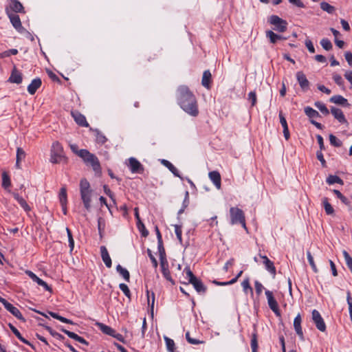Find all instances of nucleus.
<instances>
[{
  "label": "nucleus",
  "instance_id": "f257e3e1",
  "mask_svg": "<svg viewBox=\"0 0 352 352\" xmlns=\"http://www.w3.org/2000/svg\"><path fill=\"white\" fill-rule=\"evenodd\" d=\"M178 101L181 108L188 114L196 117L199 114L197 102L194 94L186 86L178 88Z\"/></svg>",
  "mask_w": 352,
  "mask_h": 352
},
{
  "label": "nucleus",
  "instance_id": "f03ea898",
  "mask_svg": "<svg viewBox=\"0 0 352 352\" xmlns=\"http://www.w3.org/2000/svg\"><path fill=\"white\" fill-rule=\"evenodd\" d=\"M231 224L240 223L246 229L244 213L242 210L236 207H232L230 209Z\"/></svg>",
  "mask_w": 352,
  "mask_h": 352
},
{
  "label": "nucleus",
  "instance_id": "7ed1b4c3",
  "mask_svg": "<svg viewBox=\"0 0 352 352\" xmlns=\"http://www.w3.org/2000/svg\"><path fill=\"white\" fill-rule=\"evenodd\" d=\"M64 158L63 148L58 142H54L51 148L50 162L53 164L60 163Z\"/></svg>",
  "mask_w": 352,
  "mask_h": 352
},
{
  "label": "nucleus",
  "instance_id": "20e7f679",
  "mask_svg": "<svg viewBox=\"0 0 352 352\" xmlns=\"http://www.w3.org/2000/svg\"><path fill=\"white\" fill-rule=\"evenodd\" d=\"M269 22L274 26V30L279 32H285L287 28V22L277 15H272Z\"/></svg>",
  "mask_w": 352,
  "mask_h": 352
},
{
  "label": "nucleus",
  "instance_id": "39448f33",
  "mask_svg": "<svg viewBox=\"0 0 352 352\" xmlns=\"http://www.w3.org/2000/svg\"><path fill=\"white\" fill-rule=\"evenodd\" d=\"M0 302L3 305L4 307L10 311L13 316H14L16 318L25 322V319L22 316L19 309L14 306H13L11 303L8 302L5 298L0 296Z\"/></svg>",
  "mask_w": 352,
  "mask_h": 352
},
{
  "label": "nucleus",
  "instance_id": "423d86ee",
  "mask_svg": "<svg viewBox=\"0 0 352 352\" xmlns=\"http://www.w3.org/2000/svg\"><path fill=\"white\" fill-rule=\"evenodd\" d=\"M312 320L316 324L317 329L324 332L326 330V324L320 314L316 309L312 311Z\"/></svg>",
  "mask_w": 352,
  "mask_h": 352
},
{
  "label": "nucleus",
  "instance_id": "0eeeda50",
  "mask_svg": "<svg viewBox=\"0 0 352 352\" xmlns=\"http://www.w3.org/2000/svg\"><path fill=\"white\" fill-rule=\"evenodd\" d=\"M267 303L270 308L277 315L280 316L278 305L273 296V293L269 290L265 291Z\"/></svg>",
  "mask_w": 352,
  "mask_h": 352
},
{
  "label": "nucleus",
  "instance_id": "6e6552de",
  "mask_svg": "<svg viewBox=\"0 0 352 352\" xmlns=\"http://www.w3.org/2000/svg\"><path fill=\"white\" fill-rule=\"evenodd\" d=\"M25 274L29 276V277L34 282H36L38 285L43 287V288L50 292H52V288L42 279L38 278L34 273L30 270H27Z\"/></svg>",
  "mask_w": 352,
  "mask_h": 352
},
{
  "label": "nucleus",
  "instance_id": "1a4fd4ad",
  "mask_svg": "<svg viewBox=\"0 0 352 352\" xmlns=\"http://www.w3.org/2000/svg\"><path fill=\"white\" fill-rule=\"evenodd\" d=\"M129 166L132 173H142L144 171V167L141 163L134 157L129 159Z\"/></svg>",
  "mask_w": 352,
  "mask_h": 352
},
{
  "label": "nucleus",
  "instance_id": "9d476101",
  "mask_svg": "<svg viewBox=\"0 0 352 352\" xmlns=\"http://www.w3.org/2000/svg\"><path fill=\"white\" fill-rule=\"evenodd\" d=\"M87 156L88 157L84 160L85 162L90 164L96 173L100 172V165L98 158L91 153H89Z\"/></svg>",
  "mask_w": 352,
  "mask_h": 352
},
{
  "label": "nucleus",
  "instance_id": "9b49d317",
  "mask_svg": "<svg viewBox=\"0 0 352 352\" xmlns=\"http://www.w3.org/2000/svg\"><path fill=\"white\" fill-rule=\"evenodd\" d=\"M331 113L340 123L345 124L347 126H349V122L340 109L332 107L331 108Z\"/></svg>",
  "mask_w": 352,
  "mask_h": 352
},
{
  "label": "nucleus",
  "instance_id": "f8f14e48",
  "mask_svg": "<svg viewBox=\"0 0 352 352\" xmlns=\"http://www.w3.org/2000/svg\"><path fill=\"white\" fill-rule=\"evenodd\" d=\"M160 266L162 268V272L164 277L168 281L170 282L172 285H175V281L172 278V277L170 276V271L168 270V263L167 259L161 260L160 261Z\"/></svg>",
  "mask_w": 352,
  "mask_h": 352
},
{
  "label": "nucleus",
  "instance_id": "ddd939ff",
  "mask_svg": "<svg viewBox=\"0 0 352 352\" xmlns=\"http://www.w3.org/2000/svg\"><path fill=\"white\" fill-rule=\"evenodd\" d=\"M296 78L300 85V88L303 91H307L309 87V82L302 72L296 73Z\"/></svg>",
  "mask_w": 352,
  "mask_h": 352
},
{
  "label": "nucleus",
  "instance_id": "4468645a",
  "mask_svg": "<svg viewBox=\"0 0 352 352\" xmlns=\"http://www.w3.org/2000/svg\"><path fill=\"white\" fill-rule=\"evenodd\" d=\"M6 13L10 20L11 23L14 27L15 29L17 30H20L23 28L21 19L19 16V15L11 13L8 9H6Z\"/></svg>",
  "mask_w": 352,
  "mask_h": 352
},
{
  "label": "nucleus",
  "instance_id": "2eb2a0df",
  "mask_svg": "<svg viewBox=\"0 0 352 352\" xmlns=\"http://www.w3.org/2000/svg\"><path fill=\"white\" fill-rule=\"evenodd\" d=\"M72 116L74 119L75 122L81 126L87 127L89 124L87 123L85 116L80 113L79 111H72Z\"/></svg>",
  "mask_w": 352,
  "mask_h": 352
},
{
  "label": "nucleus",
  "instance_id": "dca6fc26",
  "mask_svg": "<svg viewBox=\"0 0 352 352\" xmlns=\"http://www.w3.org/2000/svg\"><path fill=\"white\" fill-rule=\"evenodd\" d=\"M41 85L42 81L40 78L33 79L31 83L28 86V93L31 95H34Z\"/></svg>",
  "mask_w": 352,
  "mask_h": 352
},
{
  "label": "nucleus",
  "instance_id": "f3484780",
  "mask_svg": "<svg viewBox=\"0 0 352 352\" xmlns=\"http://www.w3.org/2000/svg\"><path fill=\"white\" fill-rule=\"evenodd\" d=\"M294 327L298 336L303 340L304 336L301 327V316L300 314H298L294 320Z\"/></svg>",
  "mask_w": 352,
  "mask_h": 352
},
{
  "label": "nucleus",
  "instance_id": "a211bd4d",
  "mask_svg": "<svg viewBox=\"0 0 352 352\" xmlns=\"http://www.w3.org/2000/svg\"><path fill=\"white\" fill-rule=\"evenodd\" d=\"M80 196L85 208H86L87 210L89 211L91 208V190L80 192Z\"/></svg>",
  "mask_w": 352,
  "mask_h": 352
},
{
  "label": "nucleus",
  "instance_id": "6ab92c4d",
  "mask_svg": "<svg viewBox=\"0 0 352 352\" xmlns=\"http://www.w3.org/2000/svg\"><path fill=\"white\" fill-rule=\"evenodd\" d=\"M101 257L107 267H111L112 263L111 257L105 246L100 247Z\"/></svg>",
  "mask_w": 352,
  "mask_h": 352
},
{
  "label": "nucleus",
  "instance_id": "aec40b11",
  "mask_svg": "<svg viewBox=\"0 0 352 352\" xmlns=\"http://www.w3.org/2000/svg\"><path fill=\"white\" fill-rule=\"evenodd\" d=\"M61 331L63 332H64L70 338L74 339L76 341H77V342H80L81 344H85V345H88L89 344L88 342H87L82 337L79 336L76 333H75L74 332H72L70 331H68L67 329H65L63 328L61 329Z\"/></svg>",
  "mask_w": 352,
  "mask_h": 352
},
{
  "label": "nucleus",
  "instance_id": "412c9836",
  "mask_svg": "<svg viewBox=\"0 0 352 352\" xmlns=\"http://www.w3.org/2000/svg\"><path fill=\"white\" fill-rule=\"evenodd\" d=\"M209 177L210 180L213 182L214 186L217 187V189L221 188V175L220 173L218 171H212L209 173Z\"/></svg>",
  "mask_w": 352,
  "mask_h": 352
},
{
  "label": "nucleus",
  "instance_id": "4be33fe9",
  "mask_svg": "<svg viewBox=\"0 0 352 352\" xmlns=\"http://www.w3.org/2000/svg\"><path fill=\"white\" fill-rule=\"evenodd\" d=\"M279 118H280V122L283 128V135L285 138L288 140L290 137L288 125L287 123V120L284 116L283 115L282 112L279 113Z\"/></svg>",
  "mask_w": 352,
  "mask_h": 352
},
{
  "label": "nucleus",
  "instance_id": "5701e85b",
  "mask_svg": "<svg viewBox=\"0 0 352 352\" xmlns=\"http://www.w3.org/2000/svg\"><path fill=\"white\" fill-rule=\"evenodd\" d=\"M22 80V74L14 68L9 78V81L13 83L20 84Z\"/></svg>",
  "mask_w": 352,
  "mask_h": 352
},
{
  "label": "nucleus",
  "instance_id": "b1692460",
  "mask_svg": "<svg viewBox=\"0 0 352 352\" xmlns=\"http://www.w3.org/2000/svg\"><path fill=\"white\" fill-rule=\"evenodd\" d=\"M263 259V263L265 268L272 274L273 277L276 276V267L272 261H271L266 256H261Z\"/></svg>",
  "mask_w": 352,
  "mask_h": 352
},
{
  "label": "nucleus",
  "instance_id": "393cba45",
  "mask_svg": "<svg viewBox=\"0 0 352 352\" xmlns=\"http://www.w3.org/2000/svg\"><path fill=\"white\" fill-rule=\"evenodd\" d=\"M211 78L212 75L209 70H206L204 72L202 80H201V85L207 88H210V83H211Z\"/></svg>",
  "mask_w": 352,
  "mask_h": 352
},
{
  "label": "nucleus",
  "instance_id": "a878e982",
  "mask_svg": "<svg viewBox=\"0 0 352 352\" xmlns=\"http://www.w3.org/2000/svg\"><path fill=\"white\" fill-rule=\"evenodd\" d=\"M189 283H191L194 286L195 289H196V291L197 292H199V293H205L206 292V287L204 286V285L203 284L201 280L198 279L197 278H196L195 279L192 280V281H190Z\"/></svg>",
  "mask_w": 352,
  "mask_h": 352
},
{
  "label": "nucleus",
  "instance_id": "bb28decb",
  "mask_svg": "<svg viewBox=\"0 0 352 352\" xmlns=\"http://www.w3.org/2000/svg\"><path fill=\"white\" fill-rule=\"evenodd\" d=\"M266 36L269 38L270 43H276L278 40H286L287 38L274 33L272 30L266 31Z\"/></svg>",
  "mask_w": 352,
  "mask_h": 352
},
{
  "label": "nucleus",
  "instance_id": "cd10ccee",
  "mask_svg": "<svg viewBox=\"0 0 352 352\" xmlns=\"http://www.w3.org/2000/svg\"><path fill=\"white\" fill-rule=\"evenodd\" d=\"M12 195L14 198L17 201L21 207L23 208L25 211L28 212L31 210L26 201L22 197L19 196L18 193L13 192Z\"/></svg>",
  "mask_w": 352,
  "mask_h": 352
},
{
  "label": "nucleus",
  "instance_id": "c85d7f7f",
  "mask_svg": "<svg viewBox=\"0 0 352 352\" xmlns=\"http://www.w3.org/2000/svg\"><path fill=\"white\" fill-rule=\"evenodd\" d=\"M329 100L330 102L336 104H340L343 106L349 105L347 100L340 95L333 96Z\"/></svg>",
  "mask_w": 352,
  "mask_h": 352
},
{
  "label": "nucleus",
  "instance_id": "c756f323",
  "mask_svg": "<svg viewBox=\"0 0 352 352\" xmlns=\"http://www.w3.org/2000/svg\"><path fill=\"white\" fill-rule=\"evenodd\" d=\"M10 8L14 12H24L23 6L18 0H11Z\"/></svg>",
  "mask_w": 352,
  "mask_h": 352
},
{
  "label": "nucleus",
  "instance_id": "7c9ffc66",
  "mask_svg": "<svg viewBox=\"0 0 352 352\" xmlns=\"http://www.w3.org/2000/svg\"><path fill=\"white\" fill-rule=\"evenodd\" d=\"M96 325L98 327L100 330L104 334L113 336V333H115V330L113 329L103 323L97 322Z\"/></svg>",
  "mask_w": 352,
  "mask_h": 352
},
{
  "label": "nucleus",
  "instance_id": "2f4dec72",
  "mask_svg": "<svg viewBox=\"0 0 352 352\" xmlns=\"http://www.w3.org/2000/svg\"><path fill=\"white\" fill-rule=\"evenodd\" d=\"M25 157V152L23 148L18 147L16 149V167L19 169L21 168L20 163Z\"/></svg>",
  "mask_w": 352,
  "mask_h": 352
},
{
  "label": "nucleus",
  "instance_id": "473e14b6",
  "mask_svg": "<svg viewBox=\"0 0 352 352\" xmlns=\"http://www.w3.org/2000/svg\"><path fill=\"white\" fill-rule=\"evenodd\" d=\"M326 182L329 185H332L336 183L341 184V185H343V184H344L343 180L340 177H339L337 175H329V177L327 178Z\"/></svg>",
  "mask_w": 352,
  "mask_h": 352
},
{
  "label": "nucleus",
  "instance_id": "72a5a7b5",
  "mask_svg": "<svg viewBox=\"0 0 352 352\" xmlns=\"http://www.w3.org/2000/svg\"><path fill=\"white\" fill-rule=\"evenodd\" d=\"M241 286L245 294H247L248 292H250L252 296L253 295V289L250 286L249 278H246L245 280H243V281L241 283Z\"/></svg>",
  "mask_w": 352,
  "mask_h": 352
},
{
  "label": "nucleus",
  "instance_id": "f704fd0d",
  "mask_svg": "<svg viewBox=\"0 0 352 352\" xmlns=\"http://www.w3.org/2000/svg\"><path fill=\"white\" fill-rule=\"evenodd\" d=\"M164 340L166 342V349L169 352H176L175 344L173 340L164 336Z\"/></svg>",
  "mask_w": 352,
  "mask_h": 352
},
{
  "label": "nucleus",
  "instance_id": "c9c22d12",
  "mask_svg": "<svg viewBox=\"0 0 352 352\" xmlns=\"http://www.w3.org/2000/svg\"><path fill=\"white\" fill-rule=\"evenodd\" d=\"M116 270L124 278L126 281H129L130 274L127 270L123 268L120 265H118L116 267Z\"/></svg>",
  "mask_w": 352,
  "mask_h": 352
},
{
  "label": "nucleus",
  "instance_id": "e433bc0d",
  "mask_svg": "<svg viewBox=\"0 0 352 352\" xmlns=\"http://www.w3.org/2000/svg\"><path fill=\"white\" fill-rule=\"evenodd\" d=\"M305 114L309 118H316L320 117L319 113L314 109L313 108L310 107H307L304 109Z\"/></svg>",
  "mask_w": 352,
  "mask_h": 352
},
{
  "label": "nucleus",
  "instance_id": "4c0bfd02",
  "mask_svg": "<svg viewBox=\"0 0 352 352\" xmlns=\"http://www.w3.org/2000/svg\"><path fill=\"white\" fill-rule=\"evenodd\" d=\"M320 6V8L323 11L327 12L329 14H333L336 10L335 7H333V6L330 5L329 3H328L327 2H325V1L321 2Z\"/></svg>",
  "mask_w": 352,
  "mask_h": 352
},
{
  "label": "nucleus",
  "instance_id": "58836bf2",
  "mask_svg": "<svg viewBox=\"0 0 352 352\" xmlns=\"http://www.w3.org/2000/svg\"><path fill=\"white\" fill-rule=\"evenodd\" d=\"M322 204L324 208V210L327 214H334V210L331 204L329 202L328 199L327 197L323 198Z\"/></svg>",
  "mask_w": 352,
  "mask_h": 352
},
{
  "label": "nucleus",
  "instance_id": "ea45409f",
  "mask_svg": "<svg viewBox=\"0 0 352 352\" xmlns=\"http://www.w3.org/2000/svg\"><path fill=\"white\" fill-rule=\"evenodd\" d=\"M251 349H252V352H257L258 338H257V333L256 331H254L252 335Z\"/></svg>",
  "mask_w": 352,
  "mask_h": 352
},
{
  "label": "nucleus",
  "instance_id": "a19ab883",
  "mask_svg": "<svg viewBox=\"0 0 352 352\" xmlns=\"http://www.w3.org/2000/svg\"><path fill=\"white\" fill-rule=\"evenodd\" d=\"M59 199L60 205L67 204V191L66 188L63 187L61 188L59 193Z\"/></svg>",
  "mask_w": 352,
  "mask_h": 352
},
{
  "label": "nucleus",
  "instance_id": "79ce46f5",
  "mask_svg": "<svg viewBox=\"0 0 352 352\" xmlns=\"http://www.w3.org/2000/svg\"><path fill=\"white\" fill-rule=\"evenodd\" d=\"M314 105L316 108H318L322 114L325 115V116H327L329 115V109L327 108V107L325 106L324 104H323L322 102H316L314 103Z\"/></svg>",
  "mask_w": 352,
  "mask_h": 352
},
{
  "label": "nucleus",
  "instance_id": "37998d69",
  "mask_svg": "<svg viewBox=\"0 0 352 352\" xmlns=\"http://www.w3.org/2000/svg\"><path fill=\"white\" fill-rule=\"evenodd\" d=\"M162 163L173 173L175 176L179 177L177 169L170 162L163 160Z\"/></svg>",
  "mask_w": 352,
  "mask_h": 352
},
{
  "label": "nucleus",
  "instance_id": "c03bdc74",
  "mask_svg": "<svg viewBox=\"0 0 352 352\" xmlns=\"http://www.w3.org/2000/svg\"><path fill=\"white\" fill-rule=\"evenodd\" d=\"M346 265H347L348 268L350 270L351 272L352 273V257L349 255V254L346 251L343 250L342 252Z\"/></svg>",
  "mask_w": 352,
  "mask_h": 352
},
{
  "label": "nucleus",
  "instance_id": "a18cd8bd",
  "mask_svg": "<svg viewBox=\"0 0 352 352\" xmlns=\"http://www.w3.org/2000/svg\"><path fill=\"white\" fill-rule=\"evenodd\" d=\"M80 192L91 190L90 189V184L86 179H82L80 182Z\"/></svg>",
  "mask_w": 352,
  "mask_h": 352
},
{
  "label": "nucleus",
  "instance_id": "49530a36",
  "mask_svg": "<svg viewBox=\"0 0 352 352\" xmlns=\"http://www.w3.org/2000/svg\"><path fill=\"white\" fill-rule=\"evenodd\" d=\"M12 333L21 341L23 342V343L30 346L31 347H34L33 345L28 341L26 339H25L22 336L21 334L20 333V332L18 331V329L16 328H15L14 329H13L12 331Z\"/></svg>",
  "mask_w": 352,
  "mask_h": 352
},
{
  "label": "nucleus",
  "instance_id": "de8ad7c7",
  "mask_svg": "<svg viewBox=\"0 0 352 352\" xmlns=\"http://www.w3.org/2000/svg\"><path fill=\"white\" fill-rule=\"evenodd\" d=\"M96 138L98 143L104 144L107 142V138L100 131L96 130Z\"/></svg>",
  "mask_w": 352,
  "mask_h": 352
},
{
  "label": "nucleus",
  "instance_id": "09e8293b",
  "mask_svg": "<svg viewBox=\"0 0 352 352\" xmlns=\"http://www.w3.org/2000/svg\"><path fill=\"white\" fill-rule=\"evenodd\" d=\"M320 44H321L322 47L325 50H327V51L331 50L333 47L331 42L327 38H322L320 41Z\"/></svg>",
  "mask_w": 352,
  "mask_h": 352
},
{
  "label": "nucleus",
  "instance_id": "8fccbe9b",
  "mask_svg": "<svg viewBox=\"0 0 352 352\" xmlns=\"http://www.w3.org/2000/svg\"><path fill=\"white\" fill-rule=\"evenodd\" d=\"M329 141L331 144L336 147H340L342 144V142L333 134L329 135Z\"/></svg>",
  "mask_w": 352,
  "mask_h": 352
},
{
  "label": "nucleus",
  "instance_id": "3c124183",
  "mask_svg": "<svg viewBox=\"0 0 352 352\" xmlns=\"http://www.w3.org/2000/svg\"><path fill=\"white\" fill-rule=\"evenodd\" d=\"M11 185L10 179L6 173H3L2 175V186L6 188Z\"/></svg>",
  "mask_w": 352,
  "mask_h": 352
},
{
  "label": "nucleus",
  "instance_id": "603ef678",
  "mask_svg": "<svg viewBox=\"0 0 352 352\" xmlns=\"http://www.w3.org/2000/svg\"><path fill=\"white\" fill-rule=\"evenodd\" d=\"M158 250H159V254H160V260H166V252L163 246V242L161 241L160 243H158Z\"/></svg>",
  "mask_w": 352,
  "mask_h": 352
},
{
  "label": "nucleus",
  "instance_id": "864d4df0",
  "mask_svg": "<svg viewBox=\"0 0 352 352\" xmlns=\"http://www.w3.org/2000/svg\"><path fill=\"white\" fill-rule=\"evenodd\" d=\"M105 226L104 219L102 217H99L98 219V228L100 235L102 236V233L104 231Z\"/></svg>",
  "mask_w": 352,
  "mask_h": 352
},
{
  "label": "nucleus",
  "instance_id": "5fc2aeb1",
  "mask_svg": "<svg viewBox=\"0 0 352 352\" xmlns=\"http://www.w3.org/2000/svg\"><path fill=\"white\" fill-rule=\"evenodd\" d=\"M333 79L338 85L344 88V80L340 75L338 74H333Z\"/></svg>",
  "mask_w": 352,
  "mask_h": 352
},
{
  "label": "nucleus",
  "instance_id": "6e6d98bb",
  "mask_svg": "<svg viewBox=\"0 0 352 352\" xmlns=\"http://www.w3.org/2000/svg\"><path fill=\"white\" fill-rule=\"evenodd\" d=\"M119 287L121 289V291L124 294V295L129 298H130L131 292L128 286L124 283H120Z\"/></svg>",
  "mask_w": 352,
  "mask_h": 352
},
{
  "label": "nucleus",
  "instance_id": "4d7b16f0",
  "mask_svg": "<svg viewBox=\"0 0 352 352\" xmlns=\"http://www.w3.org/2000/svg\"><path fill=\"white\" fill-rule=\"evenodd\" d=\"M46 329L49 331V333L54 338L59 339V340H63L64 336L61 334L57 333L56 331H54L51 327H46Z\"/></svg>",
  "mask_w": 352,
  "mask_h": 352
},
{
  "label": "nucleus",
  "instance_id": "13d9d810",
  "mask_svg": "<svg viewBox=\"0 0 352 352\" xmlns=\"http://www.w3.org/2000/svg\"><path fill=\"white\" fill-rule=\"evenodd\" d=\"M174 227H175V232L177 238L179 240V241L180 243H182V226H179V225H175Z\"/></svg>",
  "mask_w": 352,
  "mask_h": 352
},
{
  "label": "nucleus",
  "instance_id": "bf43d9fd",
  "mask_svg": "<svg viewBox=\"0 0 352 352\" xmlns=\"http://www.w3.org/2000/svg\"><path fill=\"white\" fill-rule=\"evenodd\" d=\"M138 227L140 231L141 232L142 235L144 237H146V236H148V232L146 230V229L144 225L143 224V223H142L141 221H140V223H138Z\"/></svg>",
  "mask_w": 352,
  "mask_h": 352
},
{
  "label": "nucleus",
  "instance_id": "052dcab7",
  "mask_svg": "<svg viewBox=\"0 0 352 352\" xmlns=\"http://www.w3.org/2000/svg\"><path fill=\"white\" fill-rule=\"evenodd\" d=\"M254 287H255V291H256V294L258 296L261 295V294L262 293V291L264 288L263 285L258 280H256L254 282Z\"/></svg>",
  "mask_w": 352,
  "mask_h": 352
},
{
  "label": "nucleus",
  "instance_id": "680f3d73",
  "mask_svg": "<svg viewBox=\"0 0 352 352\" xmlns=\"http://www.w3.org/2000/svg\"><path fill=\"white\" fill-rule=\"evenodd\" d=\"M184 272H186V275L188 278V282L192 281V280L195 279L197 277L193 274L192 271L190 270L189 267H186L184 269Z\"/></svg>",
  "mask_w": 352,
  "mask_h": 352
},
{
  "label": "nucleus",
  "instance_id": "e2e57ef3",
  "mask_svg": "<svg viewBox=\"0 0 352 352\" xmlns=\"http://www.w3.org/2000/svg\"><path fill=\"white\" fill-rule=\"evenodd\" d=\"M147 253H148V255L153 263V265L155 268H157V265H158V263L156 260V258L154 257V256L153 255L152 252H151V250L148 249L147 250Z\"/></svg>",
  "mask_w": 352,
  "mask_h": 352
},
{
  "label": "nucleus",
  "instance_id": "0e129e2a",
  "mask_svg": "<svg viewBox=\"0 0 352 352\" xmlns=\"http://www.w3.org/2000/svg\"><path fill=\"white\" fill-rule=\"evenodd\" d=\"M305 45L310 53L315 52V48H314V45L310 39H306Z\"/></svg>",
  "mask_w": 352,
  "mask_h": 352
},
{
  "label": "nucleus",
  "instance_id": "69168bd1",
  "mask_svg": "<svg viewBox=\"0 0 352 352\" xmlns=\"http://www.w3.org/2000/svg\"><path fill=\"white\" fill-rule=\"evenodd\" d=\"M316 156H317L318 160L321 162L322 166L323 167H325L326 166V161L324 159L322 151H317Z\"/></svg>",
  "mask_w": 352,
  "mask_h": 352
},
{
  "label": "nucleus",
  "instance_id": "338daca9",
  "mask_svg": "<svg viewBox=\"0 0 352 352\" xmlns=\"http://www.w3.org/2000/svg\"><path fill=\"white\" fill-rule=\"evenodd\" d=\"M248 99H249V100L251 101L252 106L255 105V104L256 102V93L254 91L250 92L248 94Z\"/></svg>",
  "mask_w": 352,
  "mask_h": 352
},
{
  "label": "nucleus",
  "instance_id": "774afa93",
  "mask_svg": "<svg viewBox=\"0 0 352 352\" xmlns=\"http://www.w3.org/2000/svg\"><path fill=\"white\" fill-rule=\"evenodd\" d=\"M345 59L348 62L350 66H352V53L350 52H346L344 54Z\"/></svg>",
  "mask_w": 352,
  "mask_h": 352
}]
</instances>
